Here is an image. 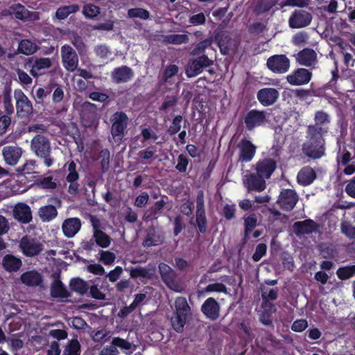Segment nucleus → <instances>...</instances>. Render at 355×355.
I'll return each instance as SVG.
<instances>
[{"mask_svg": "<svg viewBox=\"0 0 355 355\" xmlns=\"http://www.w3.org/2000/svg\"><path fill=\"white\" fill-rule=\"evenodd\" d=\"M336 275L340 280H346L355 275V265L340 267Z\"/></svg>", "mask_w": 355, "mask_h": 355, "instance_id": "nucleus-44", "label": "nucleus"}, {"mask_svg": "<svg viewBox=\"0 0 355 355\" xmlns=\"http://www.w3.org/2000/svg\"><path fill=\"white\" fill-rule=\"evenodd\" d=\"M10 10L15 18L24 21L32 20L36 18V13L30 12L21 4L17 3L10 7Z\"/></svg>", "mask_w": 355, "mask_h": 355, "instance_id": "nucleus-28", "label": "nucleus"}, {"mask_svg": "<svg viewBox=\"0 0 355 355\" xmlns=\"http://www.w3.org/2000/svg\"><path fill=\"white\" fill-rule=\"evenodd\" d=\"M111 344L116 349L119 347L121 349L129 350L131 348V343L120 337H114L112 340Z\"/></svg>", "mask_w": 355, "mask_h": 355, "instance_id": "nucleus-58", "label": "nucleus"}, {"mask_svg": "<svg viewBox=\"0 0 355 355\" xmlns=\"http://www.w3.org/2000/svg\"><path fill=\"white\" fill-rule=\"evenodd\" d=\"M328 132V127H318L309 125L307 128L308 141L316 143L325 144L324 135Z\"/></svg>", "mask_w": 355, "mask_h": 355, "instance_id": "nucleus-24", "label": "nucleus"}, {"mask_svg": "<svg viewBox=\"0 0 355 355\" xmlns=\"http://www.w3.org/2000/svg\"><path fill=\"white\" fill-rule=\"evenodd\" d=\"M189 37L184 34H172L165 36L164 41L173 44H181L187 43Z\"/></svg>", "mask_w": 355, "mask_h": 355, "instance_id": "nucleus-47", "label": "nucleus"}, {"mask_svg": "<svg viewBox=\"0 0 355 355\" xmlns=\"http://www.w3.org/2000/svg\"><path fill=\"white\" fill-rule=\"evenodd\" d=\"M316 177V173L313 168L307 166L300 170L297 175V181L302 186H308L315 180Z\"/></svg>", "mask_w": 355, "mask_h": 355, "instance_id": "nucleus-27", "label": "nucleus"}, {"mask_svg": "<svg viewBox=\"0 0 355 355\" xmlns=\"http://www.w3.org/2000/svg\"><path fill=\"white\" fill-rule=\"evenodd\" d=\"M51 295L53 298H67L70 293L60 279H55L51 286Z\"/></svg>", "mask_w": 355, "mask_h": 355, "instance_id": "nucleus-31", "label": "nucleus"}, {"mask_svg": "<svg viewBox=\"0 0 355 355\" xmlns=\"http://www.w3.org/2000/svg\"><path fill=\"white\" fill-rule=\"evenodd\" d=\"M260 291L261 293L262 302H272L278 297L279 289L277 288H270L268 286L261 284L260 286Z\"/></svg>", "mask_w": 355, "mask_h": 355, "instance_id": "nucleus-36", "label": "nucleus"}, {"mask_svg": "<svg viewBox=\"0 0 355 355\" xmlns=\"http://www.w3.org/2000/svg\"><path fill=\"white\" fill-rule=\"evenodd\" d=\"M220 304L214 297H208L201 306V311L210 320L214 321L220 315Z\"/></svg>", "mask_w": 355, "mask_h": 355, "instance_id": "nucleus-12", "label": "nucleus"}, {"mask_svg": "<svg viewBox=\"0 0 355 355\" xmlns=\"http://www.w3.org/2000/svg\"><path fill=\"white\" fill-rule=\"evenodd\" d=\"M182 121V116L181 115L175 116L173 119L171 125L168 129V133L171 135L178 133L181 129Z\"/></svg>", "mask_w": 355, "mask_h": 355, "instance_id": "nucleus-57", "label": "nucleus"}, {"mask_svg": "<svg viewBox=\"0 0 355 355\" xmlns=\"http://www.w3.org/2000/svg\"><path fill=\"white\" fill-rule=\"evenodd\" d=\"M69 40L80 55L85 54L86 53L87 47L80 36L73 33L70 35Z\"/></svg>", "mask_w": 355, "mask_h": 355, "instance_id": "nucleus-42", "label": "nucleus"}, {"mask_svg": "<svg viewBox=\"0 0 355 355\" xmlns=\"http://www.w3.org/2000/svg\"><path fill=\"white\" fill-rule=\"evenodd\" d=\"M23 284L28 286H37L42 282V275L35 270L27 271L20 277Z\"/></svg>", "mask_w": 355, "mask_h": 355, "instance_id": "nucleus-29", "label": "nucleus"}, {"mask_svg": "<svg viewBox=\"0 0 355 355\" xmlns=\"http://www.w3.org/2000/svg\"><path fill=\"white\" fill-rule=\"evenodd\" d=\"M213 64V60L207 55H201L196 59L190 60L186 67V75L189 78L195 77L200 74L203 69Z\"/></svg>", "mask_w": 355, "mask_h": 355, "instance_id": "nucleus-4", "label": "nucleus"}, {"mask_svg": "<svg viewBox=\"0 0 355 355\" xmlns=\"http://www.w3.org/2000/svg\"><path fill=\"white\" fill-rule=\"evenodd\" d=\"M266 121V112L256 110L248 112L244 118V122L248 130H252L256 127L263 125Z\"/></svg>", "mask_w": 355, "mask_h": 355, "instance_id": "nucleus-11", "label": "nucleus"}, {"mask_svg": "<svg viewBox=\"0 0 355 355\" xmlns=\"http://www.w3.org/2000/svg\"><path fill=\"white\" fill-rule=\"evenodd\" d=\"M187 317L174 313L171 322L173 329L178 333H182L184 330Z\"/></svg>", "mask_w": 355, "mask_h": 355, "instance_id": "nucleus-40", "label": "nucleus"}, {"mask_svg": "<svg viewBox=\"0 0 355 355\" xmlns=\"http://www.w3.org/2000/svg\"><path fill=\"white\" fill-rule=\"evenodd\" d=\"M308 327V322L305 319H299L293 322L291 330L295 332H302Z\"/></svg>", "mask_w": 355, "mask_h": 355, "instance_id": "nucleus-61", "label": "nucleus"}, {"mask_svg": "<svg viewBox=\"0 0 355 355\" xmlns=\"http://www.w3.org/2000/svg\"><path fill=\"white\" fill-rule=\"evenodd\" d=\"M211 42L209 40H205L196 45L192 49L191 54L193 55H198L203 53L207 48L210 46Z\"/></svg>", "mask_w": 355, "mask_h": 355, "instance_id": "nucleus-56", "label": "nucleus"}, {"mask_svg": "<svg viewBox=\"0 0 355 355\" xmlns=\"http://www.w3.org/2000/svg\"><path fill=\"white\" fill-rule=\"evenodd\" d=\"M80 344L77 339H71L65 346L62 355H80Z\"/></svg>", "mask_w": 355, "mask_h": 355, "instance_id": "nucleus-39", "label": "nucleus"}, {"mask_svg": "<svg viewBox=\"0 0 355 355\" xmlns=\"http://www.w3.org/2000/svg\"><path fill=\"white\" fill-rule=\"evenodd\" d=\"M159 272L162 281L171 288L176 286V272L166 263L159 264Z\"/></svg>", "mask_w": 355, "mask_h": 355, "instance_id": "nucleus-20", "label": "nucleus"}, {"mask_svg": "<svg viewBox=\"0 0 355 355\" xmlns=\"http://www.w3.org/2000/svg\"><path fill=\"white\" fill-rule=\"evenodd\" d=\"M99 158L103 172H106L110 168V153L107 149H103L100 152Z\"/></svg>", "mask_w": 355, "mask_h": 355, "instance_id": "nucleus-51", "label": "nucleus"}, {"mask_svg": "<svg viewBox=\"0 0 355 355\" xmlns=\"http://www.w3.org/2000/svg\"><path fill=\"white\" fill-rule=\"evenodd\" d=\"M69 287L72 291L83 295L89 290V283L80 277H76L70 280Z\"/></svg>", "mask_w": 355, "mask_h": 355, "instance_id": "nucleus-33", "label": "nucleus"}, {"mask_svg": "<svg viewBox=\"0 0 355 355\" xmlns=\"http://www.w3.org/2000/svg\"><path fill=\"white\" fill-rule=\"evenodd\" d=\"M320 255L324 259H331L336 254V245H317Z\"/></svg>", "mask_w": 355, "mask_h": 355, "instance_id": "nucleus-50", "label": "nucleus"}, {"mask_svg": "<svg viewBox=\"0 0 355 355\" xmlns=\"http://www.w3.org/2000/svg\"><path fill=\"white\" fill-rule=\"evenodd\" d=\"M128 16L130 18H139L146 20L150 17V12L141 8H134L128 10Z\"/></svg>", "mask_w": 355, "mask_h": 355, "instance_id": "nucleus-45", "label": "nucleus"}, {"mask_svg": "<svg viewBox=\"0 0 355 355\" xmlns=\"http://www.w3.org/2000/svg\"><path fill=\"white\" fill-rule=\"evenodd\" d=\"M205 292L211 293V292H218V293H227V289L226 286L223 283H214L208 284L205 288Z\"/></svg>", "mask_w": 355, "mask_h": 355, "instance_id": "nucleus-55", "label": "nucleus"}, {"mask_svg": "<svg viewBox=\"0 0 355 355\" xmlns=\"http://www.w3.org/2000/svg\"><path fill=\"white\" fill-rule=\"evenodd\" d=\"M325 144L307 141L302 146V152L308 157L315 159L322 157L325 152Z\"/></svg>", "mask_w": 355, "mask_h": 355, "instance_id": "nucleus-16", "label": "nucleus"}, {"mask_svg": "<svg viewBox=\"0 0 355 355\" xmlns=\"http://www.w3.org/2000/svg\"><path fill=\"white\" fill-rule=\"evenodd\" d=\"M82 223L78 218H69L64 220L62 229L64 235L73 237L80 230Z\"/></svg>", "mask_w": 355, "mask_h": 355, "instance_id": "nucleus-25", "label": "nucleus"}, {"mask_svg": "<svg viewBox=\"0 0 355 355\" xmlns=\"http://www.w3.org/2000/svg\"><path fill=\"white\" fill-rule=\"evenodd\" d=\"M113 81L116 83H122L129 81L133 76L132 70L127 67L122 66L114 69L111 74Z\"/></svg>", "mask_w": 355, "mask_h": 355, "instance_id": "nucleus-26", "label": "nucleus"}, {"mask_svg": "<svg viewBox=\"0 0 355 355\" xmlns=\"http://www.w3.org/2000/svg\"><path fill=\"white\" fill-rule=\"evenodd\" d=\"M14 97L16 101L17 112L19 116H27L33 114L32 103L21 89L15 90Z\"/></svg>", "mask_w": 355, "mask_h": 355, "instance_id": "nucleus-6", "label": "nucleus"}, {"mask_svg": "<svg viewBox=\"0 0 355 355\" xmlns=\"http://www.w3.org/2000/svg\"><path fill=\"white\" fill-rule=\"evenodd\" d=\"M112 136L115 141L120 142L124 137L125 130L128 126V117L124 112H117L112 115Z\"/></svg>", "mask_w": 355, "mask_h": 355, "instance_id": "nucleus-2", "label": "nucleus"}, {"mask_svg": "<svg viewBox=\"0 0 355 355\" xmlns=\"http://www.w3.org/2000/svg\"><path fill=\"white\" fill-rule=\"evenodd\" d=\"M92 284H89V294L91 297L95 300H103L105 299V294L101 291L104 287L107 284L105 279H103L100 277H96L91 281Z\"/></svg>", "mask_w": 355, "mask_h": 355, "instance_id": "nucleus-21", "label": "nucleus"}, {"mask_svg": "<svg viewBox=\"0 0 355 355\" xmlns=\"http://www.w3.org/2000/svg\"><path fill=\"white\" fill-rule=\"evenodd\" d=\"M261 306L263 310L259 314L260 322L264 326L273 327L272 314L277 311L275 305L272 302H262Z\"/></svg>", "mask_w": 355, "mask_h": 355, "instance_id": "nucleus-19", "label": "nucleus"}, {"mask_svg": "<svg viewBox=\"0 0 355 355\" xmlns=\"http://www.w3.org/2000/svg\"><path fill=\"white\" fill-rule=\"evenodd\" d=\"M279 97V92L275 88H263L257 93V98L264 106L275 103Z\"/></svg>", "mask_w": 355, "mask_h": 355, "instance_id": "nucleus-22", "label": "nucleus"}, {"mask_svg": "<svg viewBox=\"0 0 355 355\" xmlns=\"http://www.w3.org/2000/svg\"><path fill=\"white\" fill-rule=\"evenodd\" d=\"M38 214L42 221L49 222L57 216L58 211L55 206L49 205L41 207Z\"/></svg>", "mask_w": 355, "mask_h": 355, "instance_id": "nucleus-35", "label": "nucleus"}, {"mask_svg": "<svg viewBox=\"0 0 355 355\" xmlns=\"http://www.w3.org/2000/svg\"><path fill=\"white\" fill-rule=\"evenodd\" d=\"M100 8L92 3L85 4L83 8V13L87 18H94L100 14Z\"/></svg>", "mask_w": 355, "mask_h": 355, "instance_id": "nucleus-48", "label": "nucleus"}, {"mask_svg": "<svg viewBox=\"0 0 355 355\" xmlns=\"http://www.w3.org/2000/svg\"><path fill=\"white\" fill-rule=\"evenodd\" d=\"M68 174L66 176V180L67 182H74L78 181L79 178V175L76 171V164L74 162H71L68 164Z\"/></svg>", "mask_w": 355, "mask_h": 355, "instance_id": "nucleus-53", "label": "nucleus"}, {"mask_svg": "<svg viewBox=\"0 0 355 355\" xmlns=\"http://www.w3.org/2000/svg\"><path fill=\"white\" fill-rule=\"evenodd\" d=\"M37 49V45L28 40L21 41L18 47L19 51L24 55H32Z\"/></svg>", "mask_w": 355, "mask_h": 355, "instance_id": "nucleus-41", "label": "nucleus"}, {"mask_svg": "<svg viewBox=\"0 0 355 355\" xmlns=\"http://www.w3.org/2000/svg\"><path fill=\"white\" fill-rule=\"evenodd\" d=\"M312 73L304 68H299L286 76V80L291 85L300 86L309 83Z\"/></svg>", "mask_w": 355, "mask_h": 355, "instance_id": "nucleus-10", "label": "nucleus"}, {"mask_svg": "<svg viewBox=\"0 0 355 355\" xmlns=\"http://www.w3.org/2000/svg\"><path fill=\"white\" fill-rule=\"evenodd\" d=\"M3 268L10 272L18 271L22 266L21 260L12 254H6L2 260Z\"/></svg>", "mask_w": 355, "mask_h": 355, "instance_id": "nucleus-30", "label": "nucleus"}, {"mask_svg": "<svg viewBox=\"0 0 355 355\" xmlns=\"http://www.w3.org/2000/svg\"><path fill=\"white\" fill-rule=\"evenodd\" d=\"M39 184L43 189H55L57 187V183L53 180V178L51 176L41 179Z\"/></svg>", "mask_w": 355, "mask_h": 355, "instance_id": "nucleus-64", "label": "nucleus"}, {"mask_svg": "<svg viewBox=\"0 0 355 355\" xmlns=\"http://www.w3.org/2000/svg\"><path fill=\"white\" fill-rule=\"evenodd\" d=\"M31 147L37 157L44 159L47 167L53 164V159L51 156V143L47 137L41 135L35 136L31 140Z\"/></svg>", "mask_w": 355, "mask_h": 355, "instance_id": "nucleus-1", "label": "nucleus"}, {"mask_svg": "<svg viewBox=\"0 0 355 355\" xmlns=\"http://www.w3.org/2000/svg\"><path fill=\"white\" fill-rule=\"evenodd\" d=\"M80 10V6L76 4L64 6L59 8L55 12V17L60 20L66 19L70 14L76 13Z\"/></svg>", "mask_w": 355, "mask_h": 355, "instance_id": "nucleus-38", "label": "nucleus"}, {"mask_svg": "<svg viewBox=\"0 0 355 355\" xmlns=\"http://www.w3.org/2000/svg\"><path fill=\"white\" fill-rule=\"evenodd\" d=\"M23 253L28 257L37 255L42 250V245H19Z\"/></svg>", "mask_w": 355, "mask_h": 355, "instance_id": "nucleus-52", "label": "nucleus"}, {"mask_svg": "<svg viewBox=\"0 0 355 355\" xmlns=\"http://www.w3.org/2000/svg\"><path fill=\"white\" fill-rule=\"evenodd\" d=\"M239 150V162H250L256 153L257 147L249 140L242 139L238 144Z\"/></svg>", "mask_w": 355, "mask_h": 355, "instance_id": "nucleus-15", "label": "nucleus"}, {"mask_svg": "<svg viewBox=\"0 0 355 355\" xmlns=\"http://www.w3.org/2000/svg\"><path fill=\"white\" fill-rule=\"evenodd\" d=\"M243 184L248 191H262L266 189L265 179L257 173L246 175L243 179Z\"/></svg>", "mask_w": 355, "mask_h": 355, "instance_id": "nucleus-17", "label": "nucleus"}, {"mask_svg": "<svg viewBox=\"0 0 355 355\" xmlns=\"http://www.w3.org/2000/svg\"><path fill=\"white\" fill-rule=\"evenodd\" d=\"M257 219L252 214L245 219V238L250 237L252 230L257 226Z\"/></svg>", "mask_w": 355, "mask_h": 355, "instance_id": "nucleus-49", "label": "nucleus"}, {"mask_svg": "<svg viewBox=\"0 0 355 355\" xmlns=\"http://www.w3.org/2000/svg\"><path fill=\"white\" fill-rule=\"evenodd\" d=\"M156 148L155 146H149L144 150H140L137 155L139 162L143 164L150 163V160H153L157 158Z\"/></svg>", "mask_w": 355, "mask_h": 355, "instance_id": "nucleus-37", "label": "nucleus"}, {"mask_svg": "<svg viewBox=\"0 0 355 355\" xmlns=\"http://www.w3.org/2000/svg\"><path fill=\"white\" fill-rule=\"evenodd\" d=\"M341 230L343 234L351 239H355V226L348 222H343L341 224Z\"/></svg>", "mask_w": 355, "mask_h": 355, "instance_id": "nucleus-62", "label": "nucleus"}, {"mask_svg": "<svg viewBox=\"0 0 355 355\" xmlns=\"http://www.w3.org/2000/svg\"><path fill=\"white\" fill-rule=\"evenodd\" d=\"M267 67L274 73H284L290 67V60L285 55H275L268 59Z\"/></svg>", "mask_w": 355, "mask_h": 355, "instance_id": "nucleus-8", "label": "nucleus"}, {"mask_svg": "<svg viewBox=\"0 0 355 355\" xmlns=\"http://www.w3.org/2000/svg\"><path fill=\"white\" fill-rule=\"evenodd\" d=\"M13 217L21 223H28L32 220L31 207L24 202H19L13 208Z\"/></svg>", "mask_w": 355, "mask_h": 355, "instance_id": "nucleus-18", "label": "nucleus"}, {"mask_svg": "<svg viewBox=\"0 0 355 355\" xmlns=\"http://www.w3.org/2000/svg\"><path fill=\"white\" fill-rule=\"evenodd\" d=\"M299 64L313 69L318 64L316 52L310 48H305L295 55Z\"/></svg>", "mask_w": 355, "mask_h": 355, "instance_id": "nucleus-9", "label": "nucleus"}, {"mask_svg": "<svg viewBox=\"0 0 355 355\" xmlns=\"http://www.w3.org/2000/svg\"><path fill=\"white\" fill-rule=\"evenodd\" d=\"M312 19V15L308 11L295 10L289 17L288 24L291 28H302L308 26Z\"/></svg>", "mask_w": 355, "mask_h": 355, "instance_id": "nucleus-7", "label": "nucleus"}, {"mask_svg": "<svg viewBox=\"0 0 355 355\" xmlns=\"http://www.w3.org/2000/svg\"><path fill=\"white\" fill-rule=\"evenodd\" d=\"M298 200L299 196L295 190L286 189L281 191L277 203L282 209L290 211L294 209Z\"/></svg>", "mask_w": 355, "mask_h": 355, "instance_id": "nucleus-3", "label": "nucleus"}, {"mask_svg": "<svg viewBox=\"0 0 355 355\" xmlns=\"http://www.w3.org/2000/svg\"><path fill=\"white\" fill-rule=\"evenodd\" d=\"M315 124L318 127H327L330 123V116L325 112L320 110L317 111L314 116Z\"/></svg>", "mask_w": 355, "mask_h": 355, "instance_id": "nucleus-43", "label": "nucleus"}, {"mask_svg": "<svg viewBox=\"0 0 355 355\" xmlns=\"http://www.w3.org/2000/svg\"><path fill=\"white\" fill-rule=\"evenodd\" d=\"M2 155L6 164L15 166L21 157L22 150L17 146H6L3 148Z\"/></svg>", "mask_w": 355, "mask_h": 355, "instance_id": "nucleus-23", "label": "nucleus"}, {"mask_svg": "<svg viewBox=\"0 0 355 355\" xmlns=\"http://www.w3.org/2000/svg\"><path fill=\"white\" fill-rule=\"evenodd\" d=\"M293 228L297 236L318 233L320 231V225L311 219L295 222Z\"/></svg>", "mask_w": 355, "mask_h": 355, "instance_id": "nucleus-13", "label": "nucleus"}, {"mask_svg": "<svg viewBox=\"0 0 355 355\" xmlns=\"http://www.w3.org/2000/svg\"><path fill=\"white\" fill-rule=\"evenodd\" d=\"M52 66L51 59L49 58H36L32 65L31 73L33 76H38L40 71L50 68Z\"/></svg>", "mask_w": 355, "mask_h": 355, "instance_id": "nucleus-32", "label": "nucleus"}, {"mask_svg": "<svg viewBox=\"0 0 355 355\" xmlns=\"http://www.w3.org/2000/svg\"><path fill=\"white\" fill-rule=\"evenodd\" d=\"M94 238L96 244H110V236L102 230L94 231Z\"/></svg>", "mask_w": 355, "mask_h": 355, "instance_id": "nucleus-59", "label": "nucleus"}, {"mask_svg": "<svg viewBox=\"0 0 355 355\" xmlns=\"http://www.w3.org/2000/svg\"><path fill=\"white\" fill-rule=\"evenodd\" d=\"M277 168V162L271 158H265L259 160L254 165L257 174L264 179H269Z\"/></svg>", "mask_w": 355, "mask_h": 355, "instance_id": "nucleus-14", "label": "nucleus"}, {"mask_svg": "<svg viewBox=\"0 0 355 355\" xmlns=\"http://www.w3.org/2000/svg\"><path fill=\"white\" fill-rule=\"evenodd\" d=\"M60 53L64 67L69 71L77 69L78 57L75 50L71 46L65 44L61 47Z\"/></svg>", "mask_w": 355, "mask_h": 355, "instance_id": "nucleus-5", "label": "nucleus"}, {"mask_svg": "<svg viewBox=\"0 0 355 355\" xmlns=\"http://www.w3.org/2000/svg\"><path fill=\"white\" fill-rule=\"evenodd\" d=\"M37 164L35 160H28L22 166L21 168L17 169V172H21L24 175L26 174H37Z\"/></svg>", "mask_w": 355, "mask_h": 355, "instance_id": "nucleus-46", "label": "nucleus"}, {"mask_svg": "<svg viewBox=\"0 0 355 355\" xmlns=\"http://www.w3.org/2000/svg\"><path fill=\"white\" fill-rule=\"evenodd\" d=\"M175 311L174 313L182 315L187 318L191 314V308L184 297L180 296L176 297L175 300Z\"/></svg>", "mask_w": 355, "mask_h": 355, "instance_id": "nucleus-34", "label": "nucleus"}, {"mask_svg": "<svg viewBox=\"0 0 355 355\" xmlns=\"http://www.w3.org/2000/svg\"><path fill=\"white\" fill-rule=\"evenodd\" d=\"M116 259V256L114 252L110 251H100V261L105 265L112 264Z\"/></svg>", "mask_w": 355, "mask_h": 355, "instance_id": "nucleus-54", "label": "nucleus"}, {"mask_svg": "<svg viewBox=\"0 0 355 355\" xmlns=\"http://www.w3.org/2000/svg\"><path fill=\"white\" fill-rule=\"evenodd\" d=\"M282 259L284 268L291 271L293 270L295 265L293 257L288 253L284 252Z\"/></svg>", "mask_w": 355, "mask_h": 355, "instance_id": "nucleus-63", "label": "nucleus"}, {"mask_svg": "<svg viewBox=\"0 0 355 355\" xmlns=\"http://www.w3.org/2000/svg\"><path fill=\"white\" fill-rule=\"evenodd\" d=\"M130 276L132 278H150V274L148 269L141 267H137L132 268V270H130Z\"/></svg>", "mask_w": 355, "mask_h": 355, "instance_id": "nucleus-60", "label": "nucleus"}]
</instances>
